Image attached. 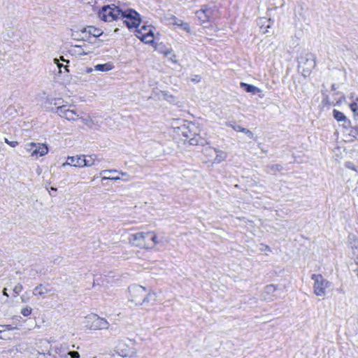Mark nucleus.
Returning <instances> with one entry per match:
<instances>
[{"label": "nucleus", "mask_w": 358, "mask_h": 358, "mask_svg": "<svg viewBox=\"0 0 358 358\" xmlns=\"http://www.w3.org/2000/svg\"><path fill=\"white\" fill-rule=\"evenodd\" d=\"M52 356L51 354L48 352L47 353L44 352H38L37 358H52Z\"/></svg>", "instance_id": "c756f323"}, {"label": "nucleus", "mask_w": 358, "mask_h": 358, "mask_svg": "<svg viewBox=\"0 0 358 358\" xmlns=\"http://www.w3.org/2000/svg\"><path fill=\"white\" fill-rule=\"evenodd\" d=\"M115 68L111 62H107L103 64H97L94 66V70L102 72H107L113 70Z\"/></svg>", "instance_id": "dca6fc26"}, {"label": "nucleus", "mask_w": 358, "mask_h": 358, "mask_svg": "<svg viewBox=\"0 0 358 358\" xmlns=\"http://www.w3.org/2000/svg\"><path fill=\"white\" fill-rule=\"evenodd\" d=\"M345 166L348 169H350L352 170L356 171L355 165L352 162H347L345 164Z\"/></svg>", "instance_id": "58836bf2"}, {"label": "nucleus", "mask_w": 358, "mask_h": 358, "mask_svg": "<svg viewBox=\"0 0 358 358\" xmlns=\"http://www.w3.org/2000/svg\"><path fill=\"white\" fill-rule=\"evenodd\" d=\"M145 235L141 232L131 234L129 237V242L134 246L144 248H152V245H150V243L145 241Z\"/></svg>", "instance_id": "9d476101"}, {"label": "nucleus", "mask_w": 358, "mask_h": 358, "mask_svg": "<svg viewBox=\"0 0 358 358\" xmlns=\"http://www.w3.org/2000/svg\"><path fill=\"white\" fill-rule=\"evenodd\" d=\"M215 157L213 161V164H220L224 162L227 157V153L224 151L216 149L215 152Z\"/></svg>", "instance_id": "2eb2a0df"}, {"label": "nucleus", "mask_w": 358, "mask_h": 358, "mask_svg": "<svg viewBox=\"0 0 358 358\" xmlns=\"http://www.w3.org/2000/svg\"><path fill=\"white\" fill-rule=\"evenodd\" d=\"M199 128L192 122H187L178 127V133L185 138V141L188 140L192 145L198 143L199 141L196 137L199 136Z\"/></svg>", "instance_id": "7ed1b4c3"}, {"label": "nucleus", "mask_w": 358, "mask_h": 358, "mask_svg": "<svg viewBox=\"0 0 358 358\" xmlns=\"http://www.w3.org/2000/svg\"><path fill=\"white\" fill-rule=\"evenodd\" d=\"M350 108L355 113L358 111V103L356 101H352V103L350 104Z\"/></svg>", "instance_id": "2f4dec72"}, {"label": "nucleus", "mask_w": 358, "mask_h": 358, "mask_svg": "<svg viewBox=\"0 0 358 358\" xmlns=\"http://www.w3.org/2000/svg\"><path fill=\"white\" fill-rule=\"evenodd\" d=\"M215 150H216L215 148H213L211 147H208V148H205L203 152L206 156L213 157V155H215Z\"/></svg>", "instance_id": "393cba45"}, {"label": "nucleus", "mask_w": 358, "mask_h": 358, "mask_svg": "<svg viewBox=\"0 0 358 358\" xmlns=\"http://www.w3.org/2000/svg\"><path fill=\"white\" fill-rule=\"evenodd\" d=\"M4 141H5L6 143L9 145L12 148H15V147H16L18 145V142L17 141H10L8 138H4Z\"/></svg>", "instance_id": "7c9ffc66"}, {"label": "nucleus", "mask_w": 358, "mask_h": 358, "mask_svg": "<svg viewBox=\"0 0 358 358\" xmlns=\"http://www.w3.org/2000/svg\"><path fill=\"white\" fill-rule=\"evenodd\" d=\"M217 10L215 6H203L195 14L201 24L212 21L217 15Z\"/></svg>", "instance_id": "20e7f679"}, {"label": "nucleus", "mask_w": 358, "mask_h": 358, "mask_svg": "<svg viewBox=\"0 0 358 358\" xmlns=\"http://www.w3.org/2000/svg\"><path fill=\"white\" fill-rule=\"evenodd\" d=\"M48 152V148L43 143H36L34 148V158L37 159L38 157L45 155Z\"/></svg>", "instance_id": "ddd939ff"}, {"label": "nucleus", "mask_w": 358, "mask_h": 358, "mask_svg": "<svg viewBox=\"0 0 358 358\" xmlns=\"http://www.w3.org/2000/svg\"><path fill=\"white\" fill-rule=\"evenodd\" d=\"M355 93H351L350 94V99H351L352 100H354V99L355 98Z\"/></svg>", "instance_id": "c03bdc74"}, {"label": "nucleus", "mask_w": 358, "mask_h": 358, "mask_svg": "<svg viewBox=\"0 0 358 358\" xmlns=\"http://www.w3.org/2000/svg\"><path fill=\"white\" fill-rule=\"evenodd\" d=\"M333 115L334 117L338 122L345 121L346 120L345 115L336 109L333 110Z\"/></svg>", "instance_id": "aec40b11"}, {"label": "nucleus", "mask_w": 358, "mask_h": 358, "mask_svg": "<svg viewBox=\"0 0 358 358\" xmlns=\"http://www.w3.org/2000/svg\"><path fill=\"white\" fill-rule=\"evenodd\" d=\"M22 290V286L20 284L15 285V287L13 288V292H15V294H19Z\"/></svg>", "instance_id": "f704fd0d"}, {"label": "nucleus", "mask_w": 358, "mask_h": 358, "mask_svg": "<svg viewBox=\"0 0 358 358\" xmlns=\"http://www.w3.org/2000/svg\"><path fill=\"white\" fill-rule=\"evenodd\" d=\"M316 66L315 57L313 55H306V57H301L299 61V69L301 71L303 76L310 75L312 69Z\"/></svg>", "instance_id": "39448f33"}, {"label": "nucleus", "mask_w": 358, "mask_h": 358, "mask_svg": "<svg viewBox=\"0 0 358 358\" xmlns=\"http://www.w3.org/2000/svg\"><path fill=\"white\" fill-rule=\"evenodd\" d=\"M117 173V170L103 171L101 173V175L102 176V179H104V180H106V179H115V180L120 179L119 176H112V177L106 176L108 173Z\"/></svg>", "instance_id": "6ab92c4d"}, {"label": "nucleus", "mask_w": 358, "mask_h": 358, "mask_svg": "<svg viewBox=\"0 0 358 358\" xmlns=\"http://www.w3.org/2000/svg\"><path fill=\"white\" fill-rule=\"evenodd\" d=\"M83 162L81 155H76L73 157H68L66 162L62 164V166H65L66 165L75 166V167H82Z\"/></svg>", "instance_id": "f8f14e48"}, {"label": "nucleus", "mask_w": 358, "mask_h": 358, "mask_svg": "<svg viewBox=\"0 0 358 358\" xmlns=\"http://www.w3.org/2000/svg\"><path fill=\"white\" fill-rule=\"evenodd\" d=\"M32 309L30 307H26L22 309L21 313L24 317H27L31 315Z\"/></svg>", "instance_id": "c85d7f7f"}, {"label": "nucleus", "mask_w": 358, "mask_h": 358, "mask_svg": "<svg viewBox=\"0 0 358 358\" xmlns=\"http://www.w3.org/2000/svg\"><path fill=\"white\" fill-rule=\"evenodd\" d=\"M93 71V69L91 68V67H87L86 68V69L85 70V72L87 73H92Z\"/></svg>", "instance_id": "37998d69"}, {"label": "nucleus", "mask_w": 358, "mask_h": 358, "mask_svg": "<svg viewBox=\"0 0 358 358\" xmlns=\"http://www.w3.org/2000/svg\"><path fill=\"white\" fill-rule=\"evenodd\" d=\"M36 148V143L31 142L29 143H27L25 145V150L26 151L30 154V157L34 158V148Z\"/></svg>", "instance_id": "412c9836"}, {"label": "nucleus", "mask_w": 358, "mask_h": 358, "mask_svg": "<svg viewBox=\"0 0 358 358\" xmlns=\"http://www.w3.org/2000/svg\"><path fill=\"white\" fill-rule=\"evenodd\" d=\"M130 301L136 306L148 303L150 299L155 296V294L149 293L145 287L139 285H133L129 287Z\"/></svg>", "instance_id": "f03ea898"}, {"label": "nucleus", "mask_w": 358, "mask_h": 358, "mask_svg": "<svg viewBox=\"0 0 358 358\" xmlns=\"http://www.w3.org/2000/svg\"><path fill=\"white\" fill-rule=\"evenodd\" d=\"M227 125L232 127L235 131H240V132L243 128L241 125H234V124H231L230 122H227Z\"/></svg>", "instance_id": "473e14b6"}, {"label": "nucleus", "mask_w": 358, "mask_h": 358, "mask_svg": "<svg viewBox=\"0 0 358 358\" xmlns=\"http://www.w3.org/2000/svg\"><path fill=\"white\" fill-rule=\"evenodd\" d=\"M352 101H356L357 103H358V96H356L354 100H352Z\"/></svg>", "instance_id": "09e8293b"}, {"label": "nucleus", "mask_w": 358, "mask_h": 358, "mask_svg": "<svg viewBox=\"0 0 358 358\" xmlns=\"http://www.w3.org/2000/svg\"><path fill=\"white\" fill-rule=\"evenodd\" d=\"M155 27L151 25H143L141 29L136 30V36L145 43H151L154 41Z\"/></svg>", "instance_id": "423d86ee"}, {"label": "nucleus", "mask_w": 358, "mask_h": 358, "mask_svg": "<svg viewBox=\"0 0 358 358\" xmlns=\"http://www.w3.org/2000/svg\"><path fill=\"white\" fill-rule=\"evenodd\" d=\"M157 243H158L157 236L152 231V235L150 236V245L153 248Z\"/></svg>", "instance_id": "a878e982"}, {"label": "nucleus", "mask_w": 358, "mask_h": 358, "mask_svg": "<svg viewBox=\"0 0 358 358\" xmlns=\"http://www.w3.org/2000/svg\"><path fill=\"white\" fill-rule=\"evenodd\" d=\"M3 331H5V329H4V330H0V332H1H1H3Z\"/></svg>", "instance_id": "6e6d98bb"}, {"label": "nucleus", "mask_w": 358, "mask_h": 358, "mask_svg": "<svg viewBox=\"0 0 358 358\" xmlns=\"http://www.w3.org/2000/svg\"><path fill=\"white\" fill-rule=\"evenodd\" d=\"M248 129H245V128H243H243H242V129H241V132H243V133L245 134V133H246V131H248Z\"/></svg>", "instance_id": "49530a36"}, {"label": "nucleus", "mask_w": 358, "mask_h": 358, "mask_svg": "<svg viewBox=\"0 0 358 358\" xmlns=\"http://www.w3.org/2000/svg\"><path fill=\"white\" fill-rule=\"evenodd\" d=\"M266 249L267 250H270V248H269V247H268V246H266Z\"/></svg>", "instance_id": "864d4df0"}, {"label": "nucleus", "mask_w": 358, "mask_h": 358, "mask_svg": "<svg viewBox=\"0 0 358 358\" xmlns=\"http://www.w3.org/2000/svg\"><path fill=\"white\" fill-rule=\"evenodd\" d=\"M245 134L251 139L253 138L254 137L253 133L249 129L248 130V131H246Z\"/></svg>", "instance_id": "79ce46f5"}, {"label": "nucleus", "mask_w": 358, "mask_h": 358, "mask_svg": "<svg viewBox=\"0 0 358 358\" xmlns=\"http://www.w3.org/2000/svg\"><path fill=\"white\" fill-rule=\"evenodd\" d=\"M144 236L145 237V241H148L150 243V236L152 235V231H148V232H141Z\"/></svg>", "instance_id": "e433bc0d"}, {"label": "nucleus", "mask_w": 358, "mask_h": 358, "mask_svg": "<svg viewBox=\"0 0 358 358\" xmlns=\"http://www.w3.org/2000/svg\"><path fill=\"white\" fill-rule=\"evenodd\" d=\"M3 295L8 296V295L7 294V289L6 288L3 289Z\"/></svg>", "instance_id": "a18cd8bd"}, {"label": "nucleus", "mask_w": 358, "mask_h": 358, "mask_svg": "<svg viewBox=\"0 0 358 358\" xmlns=\"http://www.w3.org/2000/svg\"><path fill=\"white\" fill-rule=\"evenodd\" d=\"M118 353H119V355L121 357H136V352H133V351L131 352L130 353H127V352H124L123 350H121Z\"/></svg>", "instance_id": "bb28decb"}, {"label": "nucleus", "mask_w": 358, "mask_h": 358, "mask_svg": "<svg viewBox=\"0 0 358 358\" xmlns=\"http://www.w3.org/2000/svg\"><path fill=\"white\" fill-rule=\"evenodd\" d=\"M3 327H5V328L8 329V330L12 329V328L8 327V325L7 326H3Z\"/></svg>", "instance_id": "3c124183"}, {"label": "nucleus", "mask_w": 358, "mask_h": 358, "mask_svg": "<svg viewBox=\"0 0 358 358\" xmlns=\"http://www.w3.org/2000/svg\"><path fill=\"white\" fill-rule=\"evenodd\" d=\"M99 17L105 22L121 20L129 29L137 28L141 22L140 15L136 10H123L115 5L103 6L99 12Z\"/></svg>", "instance_id": "f257e3e1"}, {"label": "nucleus", "mask_w": 358, "mask_h": 358, "mask_svg": "<svg viewBox=\"0 0 358 358\" xmlns=\"http://www.w3.org/2000/svg\"><path fill=\"white\" fill-rule=\"evenodd\" d=\"M176 24L181 26L184 30H186L187 31H189V26L187 23H180L179 24V22H176Z\"/></svg>", "instance_id": "72a5a7b5"}, {"label": "nucleus", "mask_w": 358, "mask_h": 358, "mask_svg": "<svg viewBox=\"0 0 358 358\" xmlns=\"http://www.w3.org/2000/svg\"><path fill=\"white\" fill-rule=\"evenodd\" d=\"M53 295L55 292L49 285L39 284L33 290V294L37 297L44 299L46 294Z\"/></svg>", "instance_id": "9b49d317"}, {"label": "nucleus", "mask_w": 358, "mask_h": 358, "mask_svg": "<svg viewBox=\"0 0 358 358\" xmlns=\"http://www.w3.org/2000/svg\"><path fill=\"white\" fill-rule=\"evenodd\" d=\"M82 120L85 124H87V120L86 119H82Z\"/></svg>", "instance_id": "8fccbe9b"}, {"label": "nucleus", "mask_w": 358, "mask_h": 358, "mask_svg": "<svg viewBox=\"0 0 358 358\" xmlns=\"http://www.w3.org/2000/svg\"><path fill=\"white\" fill-rule=\"evenodd\" d=\"M74 48L76 49V52L80 55H87L90 52L89 50H84L82 45H75Z\"/></svg>", "instance_id": "5701e85b"}, {"label": "nucleus", "mask_w": 358, "mask_h": 358, "mask_svg": "<svg viewBox=\"0 0 358 358\" xmlns=\"http://www.w3.org/2000/svg\"><path fill=\"white\" fill-rule=\"evenodd\" d=\"M87 322L90 323V329L92 330L106 329L109 327V323L102 317L97 315H92L87 317Z\"/></svg>", "instance_id": "6e6552de"}, {"label": "nucleus", "mask_w": 358, "mask_h": 358, "mask_svg": "<svg viewBox=\"0 0 358 358\" xmlns=\"http://www.w3.org/2000/svg\"><path fill=\"white\" fill-rule=\"evenodd\" d=\"M270 169L272 171H280L282 169V167L280 165L276 164V165L271 166Z\"/></svg>", "instance_id": "4c0bfd02"}, {"label": "nucleus", "mask_w": 358, "mask_h": 358, "mask_svg": "<svg viewBox=\"0 0 358 358\" xmlns=\"http://www.w3.org/2000/svg\"><path fill=\"white\" fill-rule=\"evenodd\" d=\"M241 87L242 88H243L247 92H251V93L255 94L257 92H261V90L259 88H257V87H255L252 85H249V84L245 83H241Z\"/></svg>", "instance_id": "a211bd4d"}, {"label": "nucleus", "mask_w": 358, "mask_h": 358, "mask_svg": "<svg viewBox=\"0 0 358 358\" xmlns=\"http://www.w3.org/2000/svg\"><path fill=\"white\" fill-rule=\"evenodd\" d=\"M56 113L63 118L69 121H75L80 117L78 113L74 109H70L67 106L64 105L57 108Z\"/></svg>", "instance_id": "1a4fd4ad"}, {"label": "nucleus", "mask_w": 358, "mask_h": 358, "mask_svg": "<svg viewBox=\"0 0 358 358\" xmlns=\"http://www.w3.org/2000/svg\"><path fill=\"white\" fill-rule=\"evenodd\" d=\"M276 290H277V287L274 285H266L264 288L265 292L268 294H271V295H273Z\"/></svg>", "instance_id": "b1692460"}, {"label": "nucleus", "mask_w": 358, "mask_h": 358, "mask_svg": "<svg viewBox=\"0 0 358 358\" xmlns=\"http://www.w3.org/2000/svg\"><path fill=\"white\" fill-rule=\"evenodd\" d=\"M85 32H87L89 34L92 35L94 37H98L102 34V31L93 26H89L85 28Z\"/></svg>", "instance_id": "f3484780"}, {"label": "nucleus", "mask_w": 358, "mask_h": 358, "mask_svg": "<svg viewBox=\"0 0 358 358\" xmlns=\"http://www.w3.org/2000/svg\"><path fill=\"white\" fill-rule=\"evenodd\" d=\"M354 129H355V132L357 134H358V127H355Z\"/></svg>", "instance_id": "603ef678"}, {"label": "nucleus", "mask_w": 358, "mask_h": 358, "mask_svg": "<svg viewBox=\"0 0 358 358\" xmlns=\"http://www.w3.org/2000/svg\"><path fill=\"white\" fill-rule=\"evenodd\" d=\"M162 96L164 99L166 100L170 103H173L176 101L175 96L168 93L167 92H162Z\"/></svg>", "instance_id": "4be33fe9"}, {"label": "nucleus", "mask_w": 358, "mask_h": 358, "mask_svg": "<svg viewBox=\"0 0 358 358\" xmlns=\"http://www.w3.org/2000/svg\"><path fill=\"white\" fill-rule=\"evenodd\" d=\"M331 89H332V90H336V85H335V84H333V85H331Z\"/></svg>", "instance_id": "de8ad7c7"}, {"label": "nucleus", "mask_w": 358, "mask_h": 358, "mask_svg": "<svg viewBox=\"0 0 358 358\" xmlns=\"http://www.w3.org/2000/svg\"><path fill=\"white\" fill-rule=\"evenodd\" d=\"M121 175H122V176H126V173H121Z\"/></svg>", "instance_id": "5fc2aeb1"}, {"label": "nucleus", "mask_w": 358, "mask_h": 358, "mask_svg": "<svg viewBox=\"0 0 358 358\" xmlns=\"http://www.w3.org/2000/svg\"><path fill=\"white\" fill-rule=\"evenodd\" d=\"M45 189H46V190H48V191L49 192V193H50V195H52V193H51V192H50V190H51V191H53V192H57V188H56V187H53V186H51L50 187H49V186H48V185H47V186L45 187Z\"/></svg>", "instance_id": "ea45409f"}, {"label": "nucleus", "mask_w": 358, "mask_h": 358, "mask_svg": "<svg viewBox=\"0 0 358 358\" xmlns=\"http://www.w3.org/2000/svg\"><path fill=\"white\" fill-rule=\"evenodd\" d=\"M69 355L71 356V358H79L80 355L77 351H71L69 352Z\"/></svg>", "instance_id": "c9c22d12"}, {"label": "nucleus", "mask_w": 358, "mask_h": 358, "mask_svg": "<svg viewBox=\"0 0 358 358\" xmlns=\"http://www.w3.org/2000/svg\"><path fill=\"white\" fill-rule=\"evenodd\" d=\"M312 279L314 280V293L319 296H323L325 295V289L329 282L324 279L322 275L313 274L312 275Z\"/></svg>", "instance_id": "0eeeda50"}, {"label": "nucleus", "mask_w": 358, "mask_h": 358, "mask_svg": "<svg viewBox=\"0 0 358 358\" xmlns=\"http://www.w3.org/2000/svg\"><path fill=\"white\" fill-rule=\"evenodd\" d=\"M14 36V32L11 31L10 33L8 32L6 34V36H4V38L5 39H8V38H11Z\"/></svg>", "instance_id": "a19ab883"}, {"label": "nucleus", "mask_w": 358, "mask_h": 358, "mask_svg": "<svg viewBox=\"0 0 358 358\" xmlns=\"http://www.w3.org/2000/svg\"><path fill=\"white\" fill-rule=\"evenodd\" d=\"M54 62H55V64H57V66L58 69H59V72H60V73H62V69H63V68H64V69L66 71H68L67 66H64V65H63L62 64H60V63H59V59H56V58H55V59H54Z\"/></svg>", "instance_id": "cd10ccee"}, {"label": "nucleus", "mask_w": 358, "mask_h": 358, "mask_svg": "<svg viewBox=\"0 0 358 358\" xmlns=\"http://www.w3.org/2000/svg\"><path fill=\"white\" fill-rule=\"evenodd\" d=\"M82 158V167L84 166H92L96 164V156L95 155H81Z\"/></svg>", "instance_id": "4468645a"}, {"label": "nucleus", "mask_w": 358, "mask_h": 358, "mask_svg": "<svg viewBox=\"0 0 358 358\" xmlns=\"http://www.w3.org/2000/svg\"><path fill=\"white\" fill-rule=\"evenodd\" d=\"M357 276H358V272H357Z\"/></svg>", "instance_id": "4d7b16f0"}]
</instances>
